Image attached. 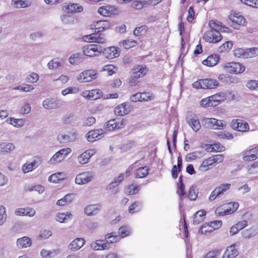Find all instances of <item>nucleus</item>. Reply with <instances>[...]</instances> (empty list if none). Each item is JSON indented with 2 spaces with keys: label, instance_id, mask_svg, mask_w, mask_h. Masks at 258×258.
Wrapping results in <instances>:
<instances>
[{
  "label": "nucleus",
  "instance_id": "obj_1",
  "mask_svg": "<svg viewBox=\"0 0 258 258\" xmlns=\"http://www.w3.org/2000/svg\"><path fill=\"white\" fill-rule=\"evenodd\" d=\"M219 84L218 81L212 79H199L192 84V87L197 89H213Z\"/></svg>",
  "mask_w": 258,
  "mask_h": 258
},
{
  "label": "nucleus",
  "instance_id": "obj_2",
  "mask_svg": "<svg viewBox=\"0 0 258 258\" xmlns=\"http://www.w3.org/2000/svg\"><path fill=\"white\" fill-rule=\"evenodd\" d=\"M103 50L100 45L94 44L86 45L82 48L83 54L89 57L98 56Z\"/></svg>",
  "mask_w": 258,
  "mask_h": 258
},
{
  "label": "nucleus",
  "instance_id": "obj_3",
  "mask_svg": "<svg viewBox=\"0 0 258 258\" xmlns=\"http://www.w3.org/2000/svg\"><path fill=\"white\" fill-rule=\"evenodd\" d=\"M97 77V71L95 70H87L82 72L77 77V80L80 83L90 82Z\"/></svg>",
  "mask_w": 258,
  "mask_h": 258
},
{
  "label": "nucleus",
  "instance_id": "obj_4",
  "mask_svg": "<svg viewBox=\"0 0 258 258\" xmlns=\"http://www.w3.org/2000/svg\"><path fill=\"white\" fill-rule=\"evenodd\" d=\"M244 161H252L258 158V146H250L243 151L241 153Z\"/></svg>",
  "mask_w": 258,
  "mask_h": 258
},
{
  "label": "nucleus",
  "instance_id": "obj_5",
  "mask_svg": "<svg viewBox=\"0 0 258 258\" xmlns=\"http://www.w3.org/2000/svg\"><path fill=\"white\" fill-rule=\"evenodd\" d=\"M95 174L92 171H86L78 174L75 178V183L78 185L87 184L94 178Z\"/></svg>",
  "mask_w": 258,
  "mask_h": 258
},
{
  "label": "nucleus",
  "instance_id": "obj_6",
  "mask_svg": "<svg viewBox=\"0 0 258 258\" xmlns=\"http://www.w3.org/2000/svg\"><path fill=\"white\" fill-rule=\"evenodd\" d=\"M125 120L120 118L111 119L106 122L104 128L106 131H112L121 128L125 124Z\"/></svg>",
  "mask_w": 258,
  "mask_h": 258
},
{
  "label": "nucleus",
  "instance_id": "obj_7",
  "mask_svg": "<svg viewBox=\"0 0 258 258\" xmlns=\"http://www.w3.org/2000/svg\"><path fill=\"white\" fill-rule=\"evenodd\" d=\"M71 152L69 148L62 149L53 155L49 160L50 164H55L62 161Z\"/></svg>",
  "mask_w": 258,
  "mask_h": 258
},
{
  "label": "nucleus",
  "instance_id": "obj_8",
  "mask_svg": "<svg viewBox=\"0 0 258 258\" xmlns=\"http://www.w3.org/2000/svg\"><path fill=\"white\" fill-rule=\"evenodd\" d=\"M203 122L206 127L214 130H220L225 126L222 120L215 118H204Z\"/></svg>",
  "mask_w": 258,
  "mask_h": 258
},
{
  "label": "nucleus",
  "instance_id": "obj_9",
  "mask_svg": "<svg viewBox=\"0 0 258 258\" xmlns=\"http://www.w3.org/2000/svg\"><path fill=\"white\" fill-rule=\"evenodd\" d=\"M203 38L210 43H217L222 39V36L218 31L209 30L206 32Z\"/></svg>",
  "mask_w": 258,
  "mask_h": 258
},
{
  "label": "nucleus",
  "instance_id": "obj_10",
  "mask_svg": "<svg viewBox=\"0 0 258 258\" xmlns=\"http://www.w3.org/2000/svg\"><path fill=\"white\" fill-rule=\"evenodd\" d=\"M224 68L230 73L241 74L245 70V67L238 62H231L226 63Z\"/></svg>",
  "mask_w": 258,
  "mask_h": 258
},
{
  "label": "nucleus",
  "instance_id": "obj_11",
  "mask_svg": "<svg viewBox=\"0 0 258 258\" xmlns=\"http://www.w3.org/2000/svg\"><path fill=\"white\" fill-rule=\"evenodd\" d=\"M81 96L87 100H95L103 96V92L99 89H95L82 92Z\"/></svg>",
  "mask_w": 258,
  "mask_h": 258
},
{
  "label": "nucleus",
  "instance_id": "obj_12",
  "mask_svg": "<svg viewBox=\"0 0 258 258\" xmlns=\"http://www.w3.org/2000/svg\"><path fill=\"white\" fill-rule=\"evenodd\" d=\"M230 205L232 206V209H225V206L223 207H218L215 210V214L217 215L223 216L230 215L235 212L238 208L239 204L237 202H231Z\"/></svg>",
  "mask_w": 258,
  "mask_h": 258
},
{
  "label": "nucleus",
  "instance_id": "obj_13",
  "mask_svg": "<svg viewBox=\"0 0 258 258\" xmlns=\"http://www.w3.org/2000/svg\"><path fill=\"white\" fill-rule=\"evenodd\" d=\"M231 187V184L229 183H224L221 184L220 186L216 187L213 191H212L209 198L210 201H213L217 197H219L224 192L229 189Z\"/></svg>",
  "mask_w": 258,
  "mask_h": 258
},
{
  "label": "nucleus",
  "instance_id": "obj_14",
  "mask_svg": "<svg viewBox=\"0 0 258 258\" xmlns=\"http://www.w3.org/2000/svg\"><path fill=\"white\" fill-rule=\"evenodd\" d=\"M231 127L238 132H246L249 129V125L245 121L239 119H233L231 122Z\"/></svg>",
  "mask_w": 258,
  "mask_h": 258
},
{
  "label": "nucleus",
  "instance_id": "obj_15",
  "mask_svg": "<svg viewBox=\"0 0 258 258\" xmlns=\"http://www.w3.org/2000/svg\"><path fill=\"white\" fill-rule=\"evenodd\" d=\"M104 132L102 129L93 130L88 132L86 135V138L88 142H93L97 140H99L103 137Z\"/></svg>",
  "mask_w": 258,
  "mask_h": 258
},
{
  "label": "nucleus",
  "instance_id": "obj_16",
  "mask_svg": "<svg viewBox=\"0 0 258 258\" xmlns=\"http://www.w3.org/2000/svg\"><path fill=\"white\" fill-rule=\"evenodd\" d=\"M98 12L103 16L108 17L117 14L118 11L115 7L108 5L100 7L98 10Z\"/></svg>",
  "mask_w": 258,
  "mask_h": 258
},
{
  "label": "nucleus",
  "instance_id": "obj_17",
  "mask_svg": "<svg viewBox=\"0 0 258 258\" xmlns=\"http://www.w3.org/2000/svg\"><path fill=\"white\" fill-rule=\"evenodd\" d=\"M95 149H89L82 153L78 157V160L81 164H85L88 162L89 159L95 154Z\"/></svg>",
  "mask_w": 258,
  "mask_h": 258
},
{
  "label": "nucleus",
  "instance_id": "obj_18",
  "mask_svg": "<svg viewBox=\"0 0 258 258\" xmlns=\"http://www.w3.org/2000/svg\"><path fill=\"white\" fill-rule=\"evenodd\" d=\"M94 27L96 31L101 32L108 29L110 27V23L107 20H100L96 22Z\"/></svg>",
  "mask_w": 258,
  "mask_h": 258
},
{
  "label": "nucleus",
  "instance_id": "obj_19",
  "mask_svg": "<svg viewBox=\"0 0 258 258\" xmlns=\"http://www.w3.org/2000/svg\"><path fill=\"white\" fill-rule=\"evenodd\" d=\"M76 133H69V134H60L57 137V139L60 143H67L73 142L76 140Z\"/></svg>",
  "mask_w": 258,
  "mask_h": 258
},
{
  "label": "nucleus",
  "instance_id": "obj_20",
  "mask_svg": "<svg viewBox=\"0 0 258 258\" xmlns=\"http://www.w3.org/2000/svg\"><path fill=\"white\" fill-rule=\"evenodd\" d=\"M85 243V240L82 238L75 239L69 245L70 249L76 251L80 249Z\"/></svg>",
  "mask_w": 258,
  "mask_h": 258
},
{
  "label": "nucleus",
  "instance_id": "obj_21",
  "mask_svg": "<svg viewBox=\"0 0 258 258\" xmlns=\"http://www.w3.org/2000/svg\"><path fill=\"white\" fill-rule=\"evenodd\" d=\"M211 97L216 107L226 100L227 94L224 92H219L211 95Z\"/></svg>",
  "mask_w": 258,
  "mask_h": 258
},
{
  "label": "nucleus",
  "instance_id": "obj_22",
  "mask_svg": "<svg viewBox=\"0 0 258 258\" xmlns=\"http://www.w3.org/2000/svg\"><path fill=\"white\" fill-rule=\"evenodd\" d=\"M235 244L228 247L224 252L222 258H234L238 254L237 250L235 248Z\"/></svg>",
  "mask_w": 258,
  "mask_h": 258
},
{
  "label": "nucleus",
  "instance_id": "obj_23",
  "mask_svg": "<svg viewBox=\"0 0 258 258\" xmlns=\"http://www.w3.org/2000/svg\"><path fill=\"white\" fill-rule=\"evenodd\" d=\"M40 164L39 160H34L31 163H26L22 166V170L25 173H28L36 168Z\"/></svg>",
  "mask_w": 258,
  "mask_h": 258
},
{
  "label": "nucleus",
  "instance_id": "obj_24",
  "mask_svg": "<svg viewBox=\"0 0 258 258\" xmlns=\"http://www.w3.org/2000/svg\"><path fill=\"white\" fill-rule=\"evenodd\" d=\"M103 53L108 59H112L119 55L117 47H110L104 49Z\"/></svg>",
  "mask_w": 258,
  "mask_h": 258
},
{
  "label": "nucleus",
  "instance_id": "obj_25",
  "mask_svg": "<svg viewBox=\"0 0 258 258\" xmlns=\"http://www.w3.org/2000/svg\"><path fill=\"white\" fill-rule=\"evenodd\" d=\"M91 247L94 250H102L108 248L105 240H97L92 242Z\"/></svg>",
  "mask_w": 258,
  "mask_h": 258
},
{
  "label": "nucleus",
  "instance_id": "obj_26",
  "mask_svg": "<svg viewBox=\"0 0 258 258\" xmlns=\"http://www.w3.org/2000/svg\"><path fill=\"white\" fill-rule=\"evenodd\" d=\"M134 73L132 76V77L134 79H138L143 77L148 72V70L146 67L143 66H137L134 69Z\"/></svg>",
  "mask_w": 258,
  "mask_h": 258
},
{
  "label": "nucleus",
  "instance_id": "obj_27",
  "mask_svg": "<svg viewBox=\"0 0 258 258\" xmlns=\"http://www.w3.org/2000/svg\"><path fill=\"white\" fill-rule=\"evenodd\" d=\"M15 149L14 144L10 142L0 143V153H8Z\"/></svg>",
  "mask_w": 258,
  "mask_h": 258
},
{
  "label": "nucleus",
  "instance_id": "obj_28",
  "mask_svg": "<svg viewBox=\"0 0 258 258\" xmlns=\"http://www.w3.org/2000/svg\"><path fill=\"white\" fill-rule=\"evenodd\" d=\"M219 61V56L218 55H211L203 61V63L208 67H213L216 65Z\"/></svg>",
  "mask_w": 258,
  "mask_h": 258
},
{
  "label": "nucleus",
  "instance_id": "obj_29",
  "mask_svg": "<svg viewBox=\"0 0 258 258\" xmlns=\"http://www.w3.org/2000/svg\"><path fill=\"white\" fill-rule=\"evenodd\" d=\"M43 106L46 109H54L59 106V103L58 100L47 99L43 101Z\"/></svg>",
  "mask_w": 258,
  "mask_h": 258
},
{
  "label": "nucleus",
  "instance_id": "obj_30",
  "mask_svg": "<svg viewBox=\"0 0 258 258\" xmlns=\"http://www.w3.org/2000/svg\"><path fill=\"white\" fill-rule=\"evenodd\" d=\"M100 209L99 205H90L87 206L85 209V213L88 216H93L97 214Z\"/></svg>",
  "mask_w": 258,
  "mask_h": 258
},
{
  "label": "nucleus",
  "instance_id": "obj_31",
  "mask_svg": "<svg viewBox=\"0 0 258 258\" xmlns=\"http://www.w3.org/2000/svg\"><path fill=\"white\" fill-rule=\"evenodd\" d=\"M83 60V54L76 53L72 54L69 58V62L73 65H78Z\"/></svg>",
  "mask_w": 258,
  "mask_h": 258
},
{
  "label": "nucleus",
  "instance_id": "obj_32",
  "mask_svg": "<svg viewBox=\"0 0 258 258\" xmlns=\"http://www.w3.org/2000/svg\"><path fill=\"white\" fill-rule=\"evenodd\" d=\"M31 244V239L26 236L19 238L17 241V246L19 248L29 247Z\"/></svg>",
  "mask_w": 258,
  "mask_h": 258
},
{
  "label": "nucleus",
  "instance_id": "obj_33",
  "mask_svg": "<svg viewBox=\"0 0 258 258\" xmlns=\"http://www.w3.org/2000/svg\"><path fill=\"white\" fill-rule=\"evenodd\" d=\"M132 107L127 103H123L116 107L114 113H128L132 111Z\"/></svg>",
  "mask_w": 258,
  "mask_h": 258
},
{
  "label": "nucleus",
  "instance_id": "obj_34",
  "mask_svg": "<svg viewBox=\"0 0 258 258\" xmlns=\"http://www.w3.org/2000/svg\"><path fill=\"white\" fill-rule=\"evenodd\" d=\"M231 21L235 24L239 26H245L246 24V20L245 18L241 15L238 14H235L230 17Z\"/></svg>",
  "mask_w": 258,
  "mask_h": 258
},
{
  "label": "nucleus",
  "instance_id": "obj_35",
  "mask_svg": "<svg viewBox=\"0 0 258 258\" xmlns=\"http://www.w3.org/2000/svg\"><path fill=\"white\" fill-rule=\"evenodd\" d=\"M12 5L16 8H25L31 5V2L28 0H12Z\"/></svg>",
  "mask_w": 258,
  "mask_h": 258
},
{
  "label": "nucleus",
  "instance_id": "obj_36",
  "mask_svg": "<svg viewBox=\"0 0 258 258\" xmlns=\"http://www.w3.org/2000/svg\"><path fill=\"white\" fill-rule=\"evenodd\" d=\"M206 213V212L204 210L198 211L194 217L193 223L196 225L203 222L205 219Z\"/></svg>",
  "mask_w": 258,
  "mask_h": 258
},
{
  "label": "nucleus",
  "instance_id": "obj_37",
  "mask_svg": "<svg viewBox=\"0 0 258 258\" xmlns=\"http://www.w3.org/2000/svg\"><path fill=\"white\" fill-rule=\"evenodd\" d=\"M66 9L70 13H80L83 11V8L78 4L70 3L68 5Z\"/></svg>",
  "mask_w": 258,
  "mask_h": 258
},
{
  "label": "nucleus",
  "instance_id": "obj_38",
  "mask_svg": "<svg viewBox=\"0 0 258 258\" xmlns=\"http://www.w3.org/2000/svg\"><path fill=\"white\" fill-rule=\"evenodd\" d=\"M7 122L16 127H20L24 124V120L21 118L10 117L7 119Z\"/></svg>",
  "mask_w": 258,
  "mask_h": 258
},
{
  "label": "nucleus",
  "instance_id": "obj_39",
  "mask_svg": "<svg viewBox=\"0 0 258 258\" xmlns=\"http://www.w3.org/2000/svg\"><path fill=\"white\" fill-rule=\"evenodd\" d=\"M213 165H214V163L211 157H210L203 161L202 163L199 167V169L201 171H206L209 169V167Z\"/></svg>",
  "mask_w": 258,
  "mask_h": 258
},
{
  "label": "nucleus",
  "instance_id": "obj_40",
  "mask_svg": "<svg viewBox=\"0 0 258 258\" xmlns=\"http://www.w3.org/2000/svg\"><path fill=\"white\" fill-rule=\"evenodd\" d=\"M89 40L92 42L98 43H103L105 42V39L104 37L101 36L100 34H92L87 36Z\"/></svg>",
  "mask_w": 258,
  "mask_h": 258
},
{
  "label": "nucleus",
  "instance_id": "obj_41",
  "mask_svg": "<svg viewBox=\"0 0 258 258\" xmlns=\"http://www.w3.org/2000/svg\"><path fill=\"white\" fill-rule=\"evenodd\" d=\"M200 105L201 106L205 108L215 107L211 96L202 99L200 101Z\"/></svg>",
  "mask_w": 258,
  "mask_h": 258
},
{
  "label": "nucleus",
  "instance_id": "obj_42",
  "mask_svg": "<svg viewBox=\"0 0 258 258\" xmlns=\"http://www.w3.org/2000/svg\"><path fill=\"white\" fill-rule=\"evenodd\" d=\"M118 233L120 239L128 236L131 234V228L127 226H123L119 228Z\"/></svg>",
  "mask_w": 258,
  "mask_h": 258
},
{
  "label": "nucleus",
  "instance_id": "obj_43",
  "mask_svg": "<svg viewBox=\"0 0 258 258\" xmlns=\"http://www.w3.org/2000/svg\"><path fill=\"white\" fill-rule=\"evenodd\" d=\"M120 238L119 236L115 235V233L112 232L105 235V242L107 243H113L119 241Z\"/></svg>",
  "mask_w": 258,
  "mask_h": 258
},
{
  "label": "nucleus",
  "instance_id": "obj_44",
  "mask_svg": "<svg viewBox=\"0 0 258 258\" xmlns=\"http://www.w3.org/2000/svg\"><path fill=\"white\" fill-rule=\"evenodd\" d=\"M148 174V168L147 167L139 168L136 171L135 176L137 178H143Z\"/></svg>",
  "mask_w": 258,
  "mask_h": 258
},
{
  "label": "nucleus",
  "instance_id": "obj_45",
  "mask_svg": "<svg viewBox=\"0 0 258 258\" xmlns=\"http://www.w3.org/2000/svg\"><path fill=\"white\" fill-rule=\"evenodd\" d=\"M71 214L69 212L58 213L55 216V219L59 222H65L68 219L71 217Z\"/></svg>",
  "mask_w": 258,
  "mask_h": 258
},
{
  "label": "nucleus",
  "instance_id": "obj_46",
  "mask_svg": "<svg viewBox=\"0 0 258 258\" xmlns=\"http://www.w3.org/2000/svg\"><path fill=\"white\" fill-rule=\"evenodd\" d=\"M96 122V118L92 116H87L83 119L82 125L84 126H90L94 124Z\"/></svg>",
  "mask_w": 258,
  "mask_h": 258
},
{
  "label": "nucleus",
  "instance_id": "obj_47",
  "mask_svg": "<svg viewBox=\"0 0 258 258\" xmlns=\"http://www.w3.org/2000/svg\"><path fill=\"white\" fill-rule=\"evenodd\" d=\"M256 232L253 228L245 229L242 231V236L244 238H250L255 236Z\"/></svg>",
  "mask_w": 258,
  "mask_h": 258
},
{
  "label": "nucleus",
  "instance_id": "obj_48",
  "mask_svg": "<svg viewBox=\"0 0 258 258\" xmlns=\"http://www.w3.org/2000/svg\"><path fill=\"white\" fill-rule=\"evenodd\" d=\"M234 55L238 58H246V49L238 48L234 50Z\"/></svg>",
  "mask_w": 258,
  "mask_h": 258
},
{
  "label": "nucleus",
  "instance_id": "obj_49",
  "mask_svg": "<svg viewBox=\"0 0 258 258\" xmlns=\"http://www.w3.org/2000/svg\"><path fill=\"white\" fill-rule=\"evenodd\" d=\"M146 5H149L148 0H137L132 4V7L138 10L142 9Z\"/></svg>",
  "mask_w": 258,
  "mask_h": 258
},
{
  "label": "nucleus",
  "instance_id": "obj_50",
  "mask_svg": "<svg viewBox=\"0 0 258 258\" xmlns=\"http://www.w3.org/2000/svg\"><path fill=\"white\" fill-rule=\"evenodd\" d=\"M188 122L192 130L195 132L198 131L201 128L200 123L198 119L191 118L189 119Z\"/></svg>",
  "mask_w": 258,
  "mask_h": 258
},
{
  "label": "nucleus",
  "instance_id": "obj_51",
  "mask_svg": "<svg viewBox=\"0 0 258 258\" xmlns=\"http://www.w3.org/2000/svg\"><path fill=\"white\" fill-rule=\"evenodd\" d=\"M57 253L56 250H55L49 251L43 249L40 252V254L43 258H51L54 256Z\"/></svg>",
  "mask_w": 258,
  "mask_h": 258
},
{
  "label": "nucleus",
  "instance_id": "obj_52",
  "mask_svg": "<svg viewBox=\"0 0 258 258\" xmlns=\"http://www.w3.org/2000/svg\"><path fill=\"white\" fill-rule=\"evenodd\" d=\"M7 217L6 208L3 206H0V226H2L5 223Z\"/></svg>",
  "mask_w": 258,
  "mask_h": 258
},
{
  "label": "nucleus",
  "instance_id": "obj_53",
  "mask_svg": "<svg viewBox=\"0 0 258 258\" xmlns=\"http://www.w3.org/2000/svg\"><path fill=\"white\" fill-rule=\"evenodd\" d=\"M201 156V153L200 151H195L187 154L185 157V159L187 161H191L200 157Z\"/></svg>",
  "mask_w": 258,
  "mask_h": 258
},
{
  "label": "nucleus",
  "instance_id": "obj_54",
  "mask_svg": "<svg viewBox=\"0 0 258 258\" xmlns=\"http://www.w3.org/2000/svg\"><path fill=\"white\" fill-rule=\"evenodd\" d=\"M141 95V102L143 101H148L153 100L155 98L154 95L150 92H143L140 93Z\"/></svg>",
  "mask_w": 258,
  "mask_h": 258
},
{
  "label": "nucleus",
  "instance_id": "obj_55",
  "mask_svg": "<svg viewBox=\"0 0 258 258\" xmlns=\"http://www.w3.org/2000/svg\"><path fill=\"white\" fill-rule=\"evenodd\" d=\"M246 86L250 90L258 91V81L251 80L247 81Z\"/></svg>",
  "mask_w": 258,
  "mask_h": 258
},
{
  "label": "nucleus",
  "instance_id": "obj_56",
  "mask_svg": "<svg viewBox=\"0 0 258 258\" xmlns=\"http://www.w3.org/2000/svg\"><path fill=\"white\" fill-rule=\"evenodd\" d=\"M62 179V173L58 172L51 175L48 178V180L51 182L57 183Z\"/></svg>",
  "mask_w": 258,
  "mask_h": 258
},
{
  "label": "nucleus",
  "instance_id": "obj_57",
  "mask_svg": "<svg viewBox=\"0 0 258 258\" xmlns=\"http://www.w3.org/2000/svg\"><path fill=\"white\" fill-rule=\"evenodd\" d=\"M225 149L224 147L219 143H215L212 145H210L208 149L210 152L215 151L216 152H222Z\"/></svg>",
  "mask_w": 258,
  "mask_h": 258
},
{
  "label": "nucleus",
  "instance_id": "obj_58",
  "mask_svg": "<svg viewBox=\"0 0 258 258\" xmlns=\"http://www.w3.org/2000/svg\"><path fill=\"white\" fill-rule=\"evenodd\" d=\"M213 231L212 227H211L210 224L208 223L203 225L201 227L198 232L199 234H206L208 232H211Z\"/></svg>",
  "mask_w": 258,
  "mask_h": 258
},
{
  "label": "nucleus",
  "instance_id": "obj_59",
  "mask_svg": "<svg viewBox=\"0 0 258 258\" xmlns=\"http://www.w3.org/2000/svg\"><path fill=\"white\" fill-rule=\"evenodd\" d=\"M141 208V204L139 202H134L132 205H131L129 207V212L130 213H134L136 212L139 211Z\"/></svg>",
  "mask_w": 258,
  "mask_h": 258
},
{
  "label": "nucleus",
  "instance_id": "obj_60",
  "mask_svg": "<svg viewBox=\"0 0 258 258\" xmlns=\"http://www.w3.org/2000/svg\"><path fill=\"white\" fill-rule=\"evenodd\" d=\"M118 185V184L116 182L113 181L107 186V189L111 190L113 194H116L119 191Z\"/></svg>",
  "mask_w": 258,
  "mask_h": 258
},
{
  "label": "nucleus",
  "instance_id": "obj_61",
  "mask_svg": "<svg viewBox=\"0 0 258 258\" xmlns=\"http://www.w3.org/2000/svg\"><path fill=\"white\" fill-rule=\"evenodd\" d=\"M246 58L252 57L258 55V48L252 47L246 49Z\"/></svg>",
  "mask_w": 258,
  "mask_h": 258
},
{
  "label": "nucleus",
  "instance_id": "obj_62",
  "mask_svg": "<svg viewBox=\"0 0 258 258\" xmlns=\"http://www.w3.org/2000/svg\"><path fill=\"white\" fill-rule=\"evenodd\" d=\"M39 78L38 75L32 73L26 78V81L30 83H34L38 80Z\"/></svg>",
  "mask_w": 258,
  "mask_h": 258
},
{
  "label": "nucleus",
  "instance_id": "obj_63",
  "mask_svg": "<svg viewBox=\"0 0 258 258\" xmlns=\"http://www.w3.org/2000/svg\"><path fill=\"white\" fill-rule=\"evenodd\" d=\"M232 46L233 43L232 41H227L220 46L219 49L220 51H228L232 48Z\"/></svg>",
  "mask_w": 258,
  "mask_h": 258
},
{
  "label": "nucleus",
  "instance_id": "obj_64",
  "mask_svg": "<svg viewBox=\"0 0 258 258\" xmlns=\"http://www.w3.org/2000/svg\"><path fill=\"white\" fill-rule=\"evenodd\" d=\"M103 70L107 71L108 75L111 76L115 73L117 71V69L112 64L105 65L103 68Z\"/></svg>",
  "mask_w": 258,
  "mask_h": 258
}]
</instances>
